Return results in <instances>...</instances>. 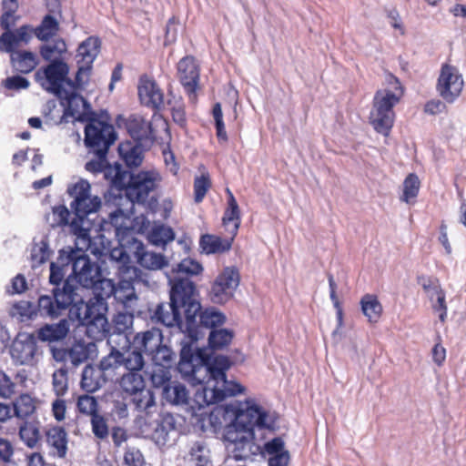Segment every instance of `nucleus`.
I'll use <instances>...</instances> for the list:
<instances>
[{
  "mask_svg": "<svg viewBox=\"0 0 466 466\" xmlns=\"http://www.w3.org/2000/svg\"><path fill=\"white\" fill-rule=\"evenodd\" d=\"M225 321L226 316L215 308L200 309L197 317L196 339L190 338L185 329L180 341L177 370L188 383L203 386L194 395V401L199 410L244 391V387L239 383L227 379L226 372L231 367L228 357L218 355L211 359L205 349L194 348L198 339L204 336L203 329H217Z\"/></svg>",
  "mask_w": 466,
  "mask_h": 466,
  "instance_id": "f257e3e1",
  "label": "nucleus"
},
{
  "mask_svg": "<svg viewBox=\"0 0 466 466\" xmlns=\"http://www.w3.org/2000/svg\"><path fill=\"white\" fill-rule=\"evenodd\" d=\"M225 413L233 420L223 431V441L228 458L234 461L253 460L258 455L273 456L286 451L280 437L272 439L263 446L255 441L254 429L274 431L278 416L275 412L248 400L246 402L235 401L225 407Z\"/></svg>",
  "mask_w": 466,
  "mask_h": 466,
  "instance_id": "f03ea898",
  "label": "nucleus"
},
{
  "mask_svg": "<svg viewBox=\"0 0 466 466\" xmlns=\"http://www.w3.org/2000/svg\"><path fill=\"white\" fill-rule=\"evenodd\" d=\"M203 270V267L192 258H184L167 273L170 285V302L183 311L185 318V329L190 338L196 339L198 335V313L201 309L198 299L196 284L189 277L197 276Z\"/></svg>",
  "mask_w": 466,
  "mask_h": 466,
  "instance_id": "7ed1b4c3",
  "label": "nucleus"
},
{
  "mask_svg": "<svg viewBox=\"0 0 466 466\" xmlns=\"http://www.w3.org/2000/svg\"><path fill=\"white\" fill-rule=\"evenodd\" d=\"M88 181L80 180L67 188L68 195L73 198L70 208L74 218L70 222L72 233L76 237V244L86 247L90 244L89 231L92 226L89 215L96 213L102 205L99 197L90 192Z\"/></svg>",
  "mask_w": 466,
  "mask_h": 466,
  "instance_id": "20e7f679",
  "label": "nucleus"
},
{
  "mask_svg": "<svg viewBox=\"0 0 466 466\" xmlns=\"http://www.w3.org/2000/svg\"><path fill=\"white\" fill-rule=\"evenodd\" d=\"M387 82L390 88L380 89L376 92L370 116L374 129L384 136H388L393 127L395 118L393 107L403 95L402 86L397 77L390 75Z\"/></svg>",
  "mask_w": 466,
  "mask_h": 466,
  "instance_id": "39448f33",
  "label": "nucleus"
},
{
  "mask_svg": "<svg viewBox=\"0 0 466 466\" xmlns=\"http://www.w3.org/2000/svg\"><path fill=\"white\" fill-rule=\"evenodd\" d=\"M80 290V288L74 285V301L68 313L70 319L77 320L80 325L86 326L88 330L96 328L98 331H106L107 303L101 302L95 298H91L86 302Z\"/></svg>",
  "mask_w": 466,
  "mask_h": 466,
  "instance_id": "423d86ee",
  "label": "nucleus"
},
{
  "mask_svg": "<svg viewBox=\"0 0 466 466\" xmlns=\"http://www.w3.org/2000/svg\"><path fill=\"white\" fill-rule=\"evenodd\" d=\"M88 249H90L92 254L103 255V250L92 248L91 243L86 247L76 244V248H72L71 274L67 279H71L72 285L80 288V292L83 291V289H91L92 286H95L101 275L100 268L96 263L91 262L86 254V251Z\"/></svg>",
  "mask_w": 466,
  "mask_h": 466,
  "instance_id": "0eeeda50",
  "label": "nucleus"
},
{
  "mask_svg": "<svg viewBox=\"0 0 466 466\" xmlns=\"http://www.w3.org/2000/svg\"><path fill=\"white\" fill-rule=\"evenodd\" d=\"M119 392L131 398V401L138 411L152 413L157 409L153 391L147 388L141 372H124L116 380Z\"/></svg>",
  "mask_w": 466,
  "mask_h": 466,
  "instance_id": "6e6552de",
  "label": "nucleus"
},
{
  "mask_svg": "<svg viewBox=\"0 0 466 466\" xmlns=\"http://www.w3.org/2000/svg\"><path fill=\"white\" fill-rule=\"evenodd\" d=\"M74 301V285L71 279H66L63 288H54L53 295H41L38 298L36 316L56 319L69 309Z\"/></svg>",
  "mask_w": 466,
  "mask_h": 466,
  "instance_id": "1a4fd4ad",
  "label": "nucleus"
},
{
  "mask_svg": "<svg viewBox=\"0 0 466 466\" xmlns=\"http://www.w3.org/2000/svg\"><path fill=\"white\" fill-rule=\"evenodd\" d=\"M126 173L127 175L126 185L118 187L126 189L127 198L131 203L144 204L157 186L158 174L154 171H141L137 174L126 171Z\"/></svg>",
  "mask_w": 466,
  "mask_h": 466,
  "instance_id": "9d476101",
  "label": "nucleus"
},
{
  "mask_svg": "<svg viewBox=\"0 0 466 466\" xmlns=\"http://www.w3.org/2000/svg\"><path fill=\"white\" fill-rule=\"evenodd\" d=\"M69 67L66 63L61 59H54L46 67L38 69L35 73V79L46 91L58 96L68 87L67 78Z\"/></svg>",
  "mask_w": 466,
  "mask_h": 466,
  "instance_id": "9b49d317",
  "label": "nucleus"
},
{
  "mask_svg": "<svg viewBox=\"0 0 466 466\" xmlns=\"http://www.w3.org/2000/svg\"><path fill=\"white\" fill-rule=\"evenodd\" d=\"M239 285V274L234 268H226L211 283L208 296L214 304L222 305L229 301Z\"/></svg>",
  "mask_w": 466,
  "mask_h": 466,
  "instance_id": "f8f14e48",
  "label": "nucleus"
},
{
  "mask_svg": "<svg viewBox=\"0 0 466 466\" xmlns=\"http://www.w3.org/2000/svg\"><path fill=\"white\" fill-rule=\"evenodd\" d=\"M116 134L112 125L91 118L85 128V144L90 151L107 152L116 141Z\"/></svg>",
  "mask_w": 466,
  "mask_h": 466,
  "instance_id": "ddd939ff",
  "label": "nucleus"
},
{
  "mask_svg": "<svg viewBox=\"0 0 466 466\" xmlns=\"http://www.w3.org/2000/svg\"><path fill=\"white\" fill-rule=\"evenodd\" d=\"M145 366L143 354L132 348L131 350L120 351L112 349L111 351L102 359V367L104 370H115L123 367L125 372H141Z\"/></svg>",
  "mask_w": 466,
  "mask_h": 466,
  "instance_id": "4468645a",
  "label": "nucleus"
},
{
  "mask_svg": "<svg viewBox=\"0 0 466 466\" xmlns=\"http://www.w3.org/2000/svg\"><path fill=\"white\" fill-rule=\"evenodd\" d=\"M37 351L35 338L28 333H19L10 347V356L15 365H35Z\"/></svg>",
  "mask_w": 466,
  "mask_h": 466,
  "instance_id": "2eb2a0df",
  "label": "nucleus"
},
{
  "mask_svg": "<svg viewBox=\"0 0 466 466\" xmlns=\"http://www.w3.org/2000/svg\"><path fill=\"white\" fill-rule=\"evenodd\" d=\"M100 41L98 38L90 36L80 44L77 48L78 70L76 80L78 86L86 85L92 68V64L99 53Z\"/></svg>",
  "mask_w": 466,
  "mask_h": 466,
  "instance_id": "dca6fc26",
  "label": "nucleus"
},
{
  "mask_svg": "<svg viewBox=\"0 0 466 466\" xmlns=\"http://www.w3.org/2000/svg\"><path fill=\"white\" fill-rule=\"evenodd\" d=\"M94 157L86 163V169L93 174L104 173L105 177L111 179L115 187H122L127 182V173L121 168V165L116 164L111 167L106 159L107 152L105 151H91Z\"/></svg>",
  "mask_w": 466,
  "mask_h": 466,
  "instance_id": "f3484780",
  "label": "nucleus"
},
{
  "mask_svg": "<svg viewBox=\"0 0 466 466\" xmlns=\"http://www.w3.org/2000/svg\"><path fill=\"white\" fill-rule=\"evenodd\" d=\"M463 79L456 67L444 65L438 79L437 90L447 102L452 103L461 95L463 88Z\"/></svg>",
  "mask_w": 466,
  "mask_h": 466,
  "instance_id": "a211bd4d",
  "label": "nucleus"
},
{
  "mask_svg": "<svg viewBox=\"0 0 466 466\" xmlns=\"http://www.w3.org/2000/svg\"><path fill=\"white\" fill-rule=\"evenodd\" d=\"M142 431L157 445L164 446L176 432V419L170 413L161 414L154 422L146 423Z\"/></svg>",
  "mask_w": 466,
  "mask_h": 466,
  "instance_id": "6ab92c4d",
  "label": "nucleus"
},
{
  "mask_svg": "<svg viewBox=\"0 0 466 466\" xmlns=\"http://www.w3.org/2000/svg\"><path fill=\"white\" fill-rule=\"evenodd\" d=\"M66 86L68 88L56 96L66 102V114L76 119L83 120L89 114L91 107L88 102L77 94L76 89L83 87L85 85L78 86L76 80H75V82L67 81Z\"/></svg>",
  "mask_w": 466,
  "mask_h": 466,
  "instance_id": "aec40b11",
  "label": "nucleus"
},
{
  "mask_svg": "<svg viewBox=\"0 0 466 466\" xmlns=\"http://www.w3.org/2000/svg\"><path fill=\"white\" fill-rule=\"evenodd\" d=\"M127 130L133 142L150 147L156 139V131L151 122L142 116L133 115L127 121Z\"/></svg>",
  "mask_w": 466,
  "mask_h": 466,
  "instance_id": "412c9836",
  "label": "nucleus"
},
{
  "mask_svg": "<svg viewBox=\"0 0 466 466\" xmlns=\"http://www.w3.org/2000/svg\"><path fill=\"white\" fill-rule=\"evenodd\" d=\"M182 310L169 302L158 303L154 309H149V317L152 322L166 327L177 326L184 334L185 322H182Z\"/></svg>",
  "mask_w": 466,
  "mask_h": 466,
  "instance_id": "4be33fe9",
  "label": "nucleus"
},
{
  "mask_svg": "<svg viewBox=\"0 0 466 466\" xmlns=\"http://www.w3.org/2000/svg\"><path fill=\"white\" fill-rule=\"evenodd\" d=\"M177 75L181 85L191 99L196 97L199 69L193 56H186L177 64Z\"/></svg>",
  "mask_w": 466,
  "mask_h": 466,
  "instance_id": "5701e85b",
  "label": "nucleus"
},
{
  "mask_svg": "<svg viewBox=\"0 0 466 466\" xmlns=\"http://www.w3.org/2000/svg\"><path fill=\"white\" fill-rule=\"evenodd\" d=\"M139 100L142 105L152 109H160L164 105V94L156 81L142 76L137 85Z\"/></svg>",
  "mask_w": 466,
  "mask_h": 466,
  "instance_id": "b1692460",
  "label": "nucleus"
},
{
  "mask_svg": "<svg viewBox=\"0 0 466 466\" xmlns=\"http://www.w3.org/2000/svg\"><path fill=\"white\" fill-rule=\"evenodd\" d=\"M34 35L33 26L31 25H23L20 27L5 31L0 35V51L15 52L21 46L28 45Z\"/></svg>",
  "mask_w": 466,
  "mask_h": 466,
  "instance_id": "393cba45",
  "label": "nucleus"
},
{
  "mask_svg": "<svg viewBox=\"0 0 466 466\" xmlns=\"http://www.w3.org/2000/svg\"><path fill=\"white\" fill-rule=\"evenodd\" d=\"M113 375L112 370L103 369L101 360L97 368L90 365L85 367L82 372L81 387L87 392H95L102 388L107 380H113Z\"/></svg>",
  "mask_w": 466,
  "mask_h": 466,
  "instance_id": "a878e982",
  "label": "nucleus"
},
{
  "mask_svg": "<svg viewBox=\"0 0 466 466\" xmlns=\"http://www.w3.org/2000/svg\"><path fill=\"white\" fill-rule=\"evenodd\" d=\"M132 244L135 258L141 267L151 270H157L167 265L164 255L147 250L141 241L133 238Z\"/></svg>",
  "mask_w": 466,
  "mask_h": 466,
  "instance_id": "bb28decb",
  "label": "nucleus"
},
{
  "mask_svg": "<svg viewBox=\"0 0 466 466\" xmlns=\"http://www.w3.org/2000/svg\"><path fill=\"white\" fill-rule=\"evenodd\" d=\"M163 341V335L160 329L153 328L145 331L137 332L131 341L132 348L147 355L152 354Z\"/></svg>",
  "mask_w": 466,
  "mask_h": 466,
  "instance_id": "cd10ccee",
  "label": "nucleus"
},
{
  "mask_svg": "<svg viewBox=\"0 0 466 466\" xmlns=\"http://www.w3.org/2000/svg\"><path fill=\"white\" fill-rule=\"evenodd\" d=\"M72 261V248L68 247L59 251L56 261L50 264L49 281L51 284L58 286L62 282L68 270L71 269Z\"/></svg>",
  "mask_w": 466,
  "mask_h": 466,
  "instance_id": "c85d7f7f",
  "label": "nucleus"
},
{
  "mask_svg": "<svg viewBox=\"0 0 466 466\" xmlns=\"http://www.w3.org/2000/svg\"><path fill=\"white\" fill-rule=\"evenodd\" d=\"M149 148L133 141H126L118 146V152L128 167H137L143 162L145 151Z\"/></svg>",
  "mask_w": 466,
  "mask_h": 466,
  "instance_id": "c756f323",
  "label": "nucleus"
},
{
  "mask_svg": "<svg viewBox=\"0 0 466 466\" xmlns=\"http://www.w3.org/2000/svg\"><path fill=\"white\" fill-rule=\"evenodd\" d=\"M10 54V62L15 70L21 74L32 72L39 64V59L34 52L28 50H17L7 52Z\"/></svg>",
  "mask_w": 466,
  "mask_h": 466,
  "instance_id": "7c9ffc66",
  "label": "nucleus"
},
{
  "mask_svg": "<svg viewBox=\"0 0 466 466\" xmlns=\"http://www.w3.org/2000/svg\"><path fill=\"white\" fill-rule=\"evenodd\" d=\"M46 442L50 446L55 456L65 458L67 452V433L59 426L52 427L46 431Z\"/></svg>",
  "mask_w": 466,
  "mask_h": 466,
  "instance_id": "2f4dec72",
  "label": "nucleus"
},
{
  "mask_svg": "<svg viewBox=\"0 0 466 466\" xmlns=\"http://www.w3.org/2000/svg\"><path fill=\"white\" fill-rule=\"evenodd\" d=\"M114 298L122 304L124 309L137 308L138 297L130 280L121 279L118 282L116 286Z\"/></svg>",
  "mask_w": 466,
  "mask_h": 466,
  "instance_id": "473e14b6",
  "label": "nucleus"
},
{
  "mask_svg": "<svg viewBox=\"0 0 466 466\" xmlns=\"http://www.w3.org/2000/svg\"><path fill=\"white\" fill-rule=\"evenodd\" d=\"M163 399L172 405L187 404L189 393L182 383L172 381L164 387L162 391Z\"/></svg>",
  "mask_w": 466,
  "mask_h": 466,
  "instance_id": "72a5a7b5",
  "label": "nucleus"
},
{
  "mask_svg": "<svg viewBox=\"0 0 466 466\" xmlns=\"http://www.w3.org/2000/svg\"><path fill=\"white\" fill-rule=\"evenodd\" d=\"M69 331V323L61 319L58 323L46 325L38 330V339L42 341H58L65 339Z\"/></svg>",
  "mask_w": 466,
  "mask_h": 466,
  "instance_id": "f704fd0d",
  "label": "nucleus"
},
{
  "mask_svg": "<svg viewBox=\"0 0 466 466\" xmlns=\"http://www.w3.org/2000/svg\"><path fill=\"white\" fill-rule=\"evenodd\" d=\"M228 207L224 213L223 223L227 230L235 236L240 225V214L238 205L233 194L228 189Z\"/></svg>",
  "mask_w": 466,
  "mask_h": 466,
  "instance_id": "c9c22d12",
  "label": "nucleus"
},
{
  "mask_svg": "<svg viewBox=\"0 0 466 466\" xmlns=\"http://www.w3.org/2000/svg\"><path fill=\"white\" fill-rule=\"evenodd\" d=\"M58 21L50 14L45 15L36 27H33L35 36L43 42H48L55 37L59 31Z\"/></svg>",
  "mask_w": 466,
  "mask_h": 466,
  "instance_id": "e433bc0d",
  "label": "nucleus"
},
{
  "mask_svg": "<svg viewBox=\"0 0 466 466\" xmlns=\"http://www.w3.org/2000/svg\"><path fill=\"white\" fill-rule=\"evenodd\" d=\"M109 259L115 261L118 270L123 274H128L129 279L137 278L138 269L129 265L130 257L127 250L121 246L114 248L109 252Z\"/></svg>",
  "mask_w": 466,
  "mask_h": 466,
  "instance_id": "4c0bfd02",
  "label": "nucleus"
},
{
  "mask_svg": "<svg viewBox=\"0 0 466 466\" xmlns=\"http://www.w3.org/2000/svg\"><path fill=\"white\" fill-rule=\"evenodd\" d=\"M187 461L190 466H212L210 451L203 441H196L191 445Z\"/></svg>",
  "mask_w": 466,
  "mask_h": 466,
  "instance_id": "58836bf2",
  "label": "nucleus"
},
{
  "mask_svg": "<svg viewBox=\"0 0 466 466\" xmlns=\"http://www.w3.org/2000/svg\"><path fill=\"white\" fill-rule=\"evenodd\" d=\"M361 310L370 322H377L382 312V306L377 297L366 294L360 300Z\"/></svg>",
  "mask_w": 466,
  "mask_h": 466,
  "instance_id": "ea45409f",
  "label": "nucleus"
},
{
  "mask_svg": "<svg viewBox=\"0 0 466 466\" xmlns=\"http://www.w3.org/2000/svg\"><path fill=\"white\" fill-rule=\"evenodd\" d=\"M199 246L206 254H213L228 250L231 242L212 235H204L200 238Z\"/></svg>",
  "mask_w": 466,
  "mask_h": 466,
  "instance_id": "a19ab883",
  "label": "nucleus"
},
{
  "mask_svg": "<svg viewBox=\"0 0 466 466\" xmlns=\"http://www.w3.org/2000/svg\"><path fill=\"white\" fill-rule=\"evenodd\" d=\"M233 337V331L228 329H212L208 334V346L214 350H223L229 345Z\"/></svg>",
  "mask_w": 466,
  "mask_h": 466,
  "instance_id": "79ce46f5",
  "label": "nucleus"
},
{
  "mask_svg": "<svg viewBox=\"0 0 466 466\" xmlns=\"http://www.w3.org/2000/svg\"><path fill=\"white\" fill-rule=\"evenodd\" d=\"M63 355H65L66 362H69L73 367H77L87 360L89 350L86 344L76 342L66 352H64Z\"/></svg>",
  "mask_w": 466,
  "mask_h": 466,
  "instance_id": "37998d69",
  "label": "nucleus"
},
{
  "mask_svg": "<svg viewBox=\"0 0 466 466\" xmlns=\"http://www.w3.org/2000/svg\"><path fill=\"white\" fill-rule=\"evenodd\" d=\"M107 402L112 416L116 417L118 420H124L128 417L127 402L122 392H112Z\"/></svg>",
  "mask_w": 466,
  "mask_h": 466,
  "instance_id": "c03bdc74",
  "label": "nucleus"
},
{
  "mask_svg": "<svg viewBox=\"0 0 466 466\" xmlns=\"http://www.w3.org/2000/svg\"><path fill=\"white\" fill-rule=\"evenodd\" d=\"M66 42L62 38L54 39L51 43L44 44L39 47V53L44 60L53 61L66 52Z\"/></svg>",
  "mask_w": 466,
  "mask_h": 466,
  "instance_id": "a18cd8bd",
  "label": "nucleus"
},
{
  "mask_svg": "<svg viewBox=\"0 0 466 466\" xmlns=\"http://www.w3.org/2000/svg\"><path fill=\"white\" fill-rule=\"evenodd\" d=\"M125 220L124 211L117 208L109 214L107 219H103L100 225L101 230L108 233L113 232L116 236H118L124 227Z\"/></svg>",
  "mask_w": 466,
  "mask_h": 466,
  "instance_id": "49530a36",
  "label": "nucleus"
},
{
  "mask_svg": "<svg viewBox=\"0 0 466 466\" xmlns=\"http://www.w3.org/2000/svg\"><path fill=\"white\" fill-rule=\"evenodd\" d=\"M175 238L174 230L166 225H156L152 228L148 239L155 246H165Z\"/></svg>",
  "mask_w": 466,
  "mask_h": 466,
  "instance_id": "de8ad7c7",
  "label": "nucleus"
},
{
  "mask_svg": "<svg viewBox=\"0 0 466 466\" xmlns=\"http://www.w3.org/2000/svg\"><path fill=\"white\" fill-rule=\"evenodd\" d=\"M10 315L21 322L28 321L36 317V308L30 301L21 300L12 306Z\"/></svg>",
  "mask_w": 466,
  "mask_h": 466,
  "instance_id": "09e8293b",
  "label": "nucleus"
},
{
  "mask_svg": "<svg viewBox=\"0 0 466 466\" xmlns=\"http://www.w3.org/2000/svg\"><path fill=\"white\" fill-rule=\"evenodd\" d=\"M93 294L95 299L101 302H106V299L114 297L116 291V285L113 280L103 279L102 275L98 278V281L95 286H92Z\"/></svg>",
  "mask_w": 466,
  "mask_h": 466,
  "instance_id": "8fccbe9b",
  "label": "nucleus"
},
{
  "mask_svg": "<svg viewBox=\"0 0 466 466\" xmlns=\"http://www.w3.org/2000/svg\"><path fill=\"white\" fill-rule=\"evenodd\" d=\"M35 410V400L28 394H22L14 401V411L18 418H27L34 413Z\"/></svg>",
  "mask_w": 466,
  "mask_h": 466,
  "instance_id": "3c124183",
  "label": "nucleus"
},
{
  "mask_svg": "<svg viewBox=\"0 0 466 466\" xmlns=\"http://www.w3.org/2000/svg\"><path fill=\"white\" fill-rule=\"evenodd\" d=\"M19 436L28 448L34 449L39 442L40 431L35 425L25 422L19 429Z\"/></svg>",
  "mask_w": 466,
  "mask_h": 466,
  "instance_id": "603ef678",
  "label": "nucleus"
},
{
  "mask_svg": "<svg viewBox=\"0 0 466 466\" xmlns=\"http://www.w3.org/2000/svg\"><path fill=\"white\" fill-rule=\"evenodd\" d=\"M50 253L46 240L42 239L39 243H35L31 250L32 268L45 263L49 258Z\"/></svg>",
  "mask_w": 466,
  "mask_h": 466,
  "instance_id": "864d4df0",
  "label": "nucleus"
},
{
  "mask_svg": "<svg viewBox=\"0 0 466 466\" xmlns=\"http://www.w3.org/2000/svg\"><path fill=\"white\" fill-rule=\"evenodd\" d=\"M419 189V177L415 174H410L403 182V195L400 199L406 203H410L418 196Z\"/></svg>",
  "mask_w": 466,
  "mask_h": 466,
  "instance_id": "5fc2aeb1",
  "label": "nucleus"
},
{
  "mask_svg": "<svg viewBox=\"0 0 466 466\" xmlns=\"http://www.w3.org/2000/svg\"><path fill=\"white\" fill-rule=\"evenodd\" d=\"M149 356L154 365L170 368L173 362L174 353L170 348L161 343L160 346L156 349V351H153Z\"/></svg>",
  "mask_w": 466,
  "mask_h": 466,
  "instance_id": "6e6d98bb",
  "label": "nucleus"
},
{
  "mask_svg": "<svg viewBox=\"0 0 466 466\" xmlns=\"http://www.w3.org/2000/svg\"><path fill=\"white\" fill-rule=\"evenodd\" d=\"M171 374L169 368L164 367V366H156L154 365L150 380L152 382V385L155 388H163L167 386V384H170L172 381H170Z\"/></svg>",
  "mask_w": 466,
  "mask_h": 466,
  "instance_id": "4d7b16f0",
  "label": "nucleus"
},
{
  "mask_svg": "<svg viewBox=\"0 0 466 466\" xmlns=\"http://www.w3.org/2000/svg\"><path fill=\"white\" fill-rule=\"evenodd\" d=\"M124 309L126 310L125 312H118L114 317V323L119 332H124L131 328L134 315L139 312L137 308Z\"/></svg>",
  "mask_w": 466,
  "mask_h": 466,
  "instance_id": "13d9d810",
  "label": "nucleus"
},
{
  "mask_svg": "<svg viewBox=\"0 0 466 466\" xmlns=\"http://www.w3.org/2000/svg\"><path fill=\"white\" fill-rule=\"evenodd\" d=\"M53 390L56 396H64L67 391V370L64 368L56 370L52 376Z\"/></svg>",
  "mask_w": 466,
  "mask_h": 466,
  "instance_id": "bf43d9fd",
  "label": "nucleus"
},
{
  "mask_svg": "<svg viewBox=\"0 0 466 466\" xmlns=\"http://www.w3.org/2000/svg\"><path fill=\"white\" fill-rule=\"evenodd\" d=\"M212 115L215 120L217 137L219 141L227 142L228 135L225 128V124L223 121V114L221 109V105L219 103H216L212 109Z\"/></svg>",
  "mask_w": 466,
  "mask_h": 466,
  "instance_id": "052dcab7",
  "label": "nucleus"
},
{
  "mask_svg": "<svg viewBox=\"0 0 466 466\" xmlns=\"http://www.w3.org/2000/svg\"><path fill=\"white\" fill-rule=\"evenodd\" d=\"M92 432L98 439H105L108 436V426L106 420L100 414H93L91 417Z\"/></svg>",
  "mask_w": 466,
  "mask_h": 466,
  "instance_id": "680f3d73",
  "label": "nucleus"
},
{
  "mask_svg": "<svg viewBox=\"0 0 466 466\" xmlns=\"http://www.w3.org/2000/svg\"><path fill=\"white\" fill-rule=\"evenodd\" d=\"M421 285L431 302L434 300H441L442 298H445V292L438 281L427 279L424 280Z\"/></svg>",
  "mask_w": 466,
  "mask_h": 466,
  "instance_id": "e2e57ef3",
  "label": "nucleus"
},
{
  "mask_svg": "<svg viewBox=\"0 0 466 466\" xmlns=\"http://www.w3.org/2000/svg\"><path fill=\"white\" fill-rule=\"evenodd\" d=\"M77 409L78 410L86 415H90L97 413V401L96 400L89 395L80 396L77 400Z\"/></svg>",
  "mask_w": 466,
  "mask_h": 466,
  "instance_id": "0e129e2a",
  "label": "nucleus"
},
{
  "mask_svg": "<svg viewBox=\"0 0 466 466\" xmlns=\"http://www.w3.org/2000/svg\"><path fill=\"white\" fill-rule=\"evenodd\" d=\"M127 466H145L146 461L142 452L136 447H127L124 454Z\"/></svg>",
  "mask_w": 466,
  "mask_h": 466,
  "instance_id": "69168bd1",
  "label": "nucleus"
},
{
  "mask_svg": "<svg viewBox=\"0 0 466 466\" xmlns=\"http://www.w3.org/2000/svg\"><path fill=\"white\" fill-rule=\"evenodd\" d=\"M209 187L210 180L208 177L202 175L197 177L194 181L195 202H201Z\"/></svg>",
  "mask_w": 466,
  "mask_h": 466,
  "instance_id": "338daca9",
  "label": "nucleus"
},
{
  "mask_svg": "<svg viewBox=\"0 0 466 466\" xmlns=\"http://www.w3.org/2000/svg\"><path fill=\"white\" fill-rule=\"evenodd\" d=\"M15 384L10 377L3 370H0V397L8 399L15 393Z\"/></svg>",
  "mask_w": 466,
  "mask_h": 466,
  "instance_id": "774afa93",
  "label": "nucleus"
}]
</instances>
